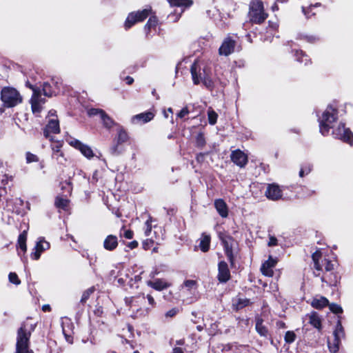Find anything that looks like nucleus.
Segmentation results:
<instances>
[{
	"label": "nucleus",
	"instance_id": "nucleus-3",
	"mask_svg": "<svg viewBox=\"0 0 353 353\" xmlns=\"http://www.w3.org/2000/svg\"><path fill=\"white\" fill-rule=\"evenodd\" d=\"M31 331L26 325L21 326L17 332L16 353H33L29 348V339Z\"/></svg>",
	"mask_w": 353,
	"mask_h": 353
},
{
	"label": "nucleus",
	"instance_id": "nucleus-12",
	"mask_svg": "<svg viewBox=\"0 0 353 353\" xmlns=\"http://www.w3.org/2000/svg\"><path fill=\"white\" fill-rule=\"evenodd\" d=\"M50 248V243L45 241L43 238H40L36 243L34 252L32 253L31 257L34 260H38L41 253Z\"/></svg>",
	"mask_w": 353,
	"mask_h": 353
},
{
	"label": "nucleus",
	"instance_id": "nucleus-62",
	"mask_svg": "<svg viewBox=\"0 0 353 353\" xmlns=\"http://www.w3.org/2000/svg\"><path fill=\"white\" fill-rule=\"evenodd\" d=\"M68 188V192H70L71 191V188L70 186V184L68 183H65L64 185L63 184L62 185V188Z\"/></svg>",
	"mask_w": 353,
	"mask_h": 353
},
{
	"label": "nucleus",
	"instance_id": "nucleus-48",
	"mask_svg": "<svg viewBox=\"0 0 353 353\" xmlns=\"http://www.w3.org/2000/svg\"><path fill=\"white\" fill-rule=\"evenodd\" d=\"M224 243H225V252H226V254L228 257V259H230V262L232 263V249L231 248L229 247L228 244L223 241Z\"/></svg>",
	"mask_w": 353,
	"mask_h": 353
},
{
	"label": "nucleus",
	"instance_id": "nucleus-5",
	"mask_svg": "<svg viewBox=\"0 0 353 353\" xmlns=\"http://www.w3.org/2000/svg\"><path fill=\"white\" fill-rule=\"evenodd\" d=\"M203 65L200 61L196 60L191 66L190 72L194 84H199L203 80V77L208 75L207 69Z\"/></svg>",
	"mask_w": 353,
	"mask_h": 353
},
{
	"label": "nucleus",
	"instance_id": "nucleus-44",
	"mask_svg": "<svg viewBox=\"0 0 353 353\" xmlns=\"http://www.w3.org/2000/svg\"><path fill=\"white\" fill-rule=\"evenodd\" d=\"M330 310L335 314H339L342 312V308L340 305L334 303L329 305Z\"/></svg>",
	"mask_w": 353,
	"mask_h": 353
},
{
	"label": "nucleus",
	"instance_id": "nucleus-51",
	"mask_svg": "<svg viewBox=\"0 0 353 353\" xmlns=\"http://www.w3.org/2000/svg\"><path fill=\"white\" fill-rule=\"evenodd\" d=\"M188 114H189V110L187 107H185L177 114V117L179 118L182 119V118L185 117L186 115H188Z\"/></svg>",
	"mask_w": 353,
	"mask_h": 353
},
{
	"label": "nucleus",
	"instance_id": "nucleus-9",
	"mask_svg": "<svg viewBox=\"0 0 353 353\" xmlns=\"http://www.w3.org/2000/svg\"><path fill=\"white\" fill-rule=\"evenodd\" d=\"M334 263L329 260L324 259L323 261V264L321 266L324 269L326 272H331L329 274H325L321 280L323 282H326L330 285H334L336 283V276L332 271L334 270Z\"/></svg>",
	"mask_w": 353,
	"mask_h": 353
},
{
	"label": "nucleus",
	"instance_id": "nucleus-24",
	"mask_svg": "<svg viewBox=\"0 0 353 353\" xmlns=\"http://www.w3.org/2000/svg\"><path fill=\"white\" fill-rule=\"evenodd\" d=\"M210 244V236L208 234H203L200 239L199 247L200 249L205 252L209 250Z\"/></svg>",
	"mask_w": 353,
	"mask_h": 353
},
{
	"label": "nucleus",
	"instance_id": "nucleus-33",
	"mask_svg": "<svg viewBox=\"0 0 353 353\" xmlns=\"http://www.w3.org/2000/svg\"><path fill=\"white\" fill-rule=\"evenodd\" d=\"M183 287L189 292H194L197 288L196 282L194 280H186L183 283Z\"/></svg>",
	"mask_w": 353,
	"mask_h": 353
},
{
	"label": "nucleus",
	"instance_id": "nucleus-64",
	"mask_svg": "<svg viewBox=\"0 0 353 353\" xmlns=\"http://www.w3.org/2000/svg\"><path fill=\"white\" fill-rule=\"evenodd\" d=\"M277 325L280 328H284L285 327V323L283 322H278Z\"/></svg>",
	"mask_w": 353,
	"mask_h": 353
},
{
	"label": "nucleus",
	"instance_id": "nucleus-36",
	"mask_svg": "<svg viewBox=\"0 0 353 353\" xmlns=\"http://www.w3.org/2000/svg\"><path fill=\"white\" fill-rule=\"evenodd\" d=\"M320 258H321L320 251H316L314 253H313L312 259L314 263V268L318 270H322V267L321 266V265L319 263Z\"/></svg>",
	"mask_w": 353,
	"mask_h": 353
},
{
	"label": "nucleus",
	"instance_id": "nucleus-10",
	"mask_svg": "<svg viewBox=\"0 0 353 353\" xmlns=\"http://www.w3.org/2000/svg\"><path fill=\"white\" fill-rule=\"evenodd\" d=\"M69 144L73 148L79 150L81 153L87 159H91L94 156L93 150L92 148L77 139H70L68 141Z\"/></svg>",
	"mask_w": 353,
	"mask_h": 353
},
{
	"label": "nucleus",
	"instance_id": "nucleus-52",
	"mask_svg": "<svg viewBox=\"0 0 353 353\" xmlns=\"http://www.w3.org/2000/svg\"><path fill=\"white\" fill-rule=\"evenodd\" d=\"M146 299H148V302L152 308L156 306V301L151 294H148L146 296Z\"/></svg>",
	"mask_w": 353,
	"mask_h": 353
},
{
	"label": "nucleus",
	"instance_id": "nucleus-22",
	"mask_svg": "<svg viewBox=\"0 0 353 353\" xmlns=\"http://www.w3.org/2000/svg\"><path fill=\"white\" fill-rule=\"evenodd\" d=\"M214 206L222 217H227L228 215V207L225 202L222 199H217L214 201Z\"/></svg>",
	"mask_w": 353,
	"mask_h": 353
},
{
	"label": "nucleus",
	"instance_id": "nucleus-34",
	"mask_svg": "<svg viewBox=\"0 0 353 353\" xmlns=\"http://www.w3.org/2000/svg\"><path fill=\"white\" fill-rule=\"evenodd\" d=\"M256 330L261 336H265L267 334L268 330L266 327L263 325L262 320L260 319H258L256 321Z\"/></svg>",
	"mask_w": 353,
	"mask_h": 353
},
{
	"label": "nucleus",
	"instance_id": "nucleus-27",
	"mask_svg": "<svg viewBox=\"0 0 353 353\" xmlns=\"http://www.w3.org/2000/svg\"><path fill=\"white\" fill-rule=\"evenodd\" d=\"M26 239H27V231L24 230L19 236L18 239V244L19 248L23 252H26L27 250L26 247Z\"/></svg>",
	"mask_w": 353,
	"mask_h": 353
},
{
	"label": "nucleus",
	"instance_id": "nucleus-29",
	"mask_svg": "<svg viewBox=\"0 0 353 353\" xmlns=\"http://www.w3.org/2000/svg\"><path fill=\"white\" fill-rule=\"evenodd\" d=\"M101 119L103 121V125L108 129L112 128L116 124L105 112L102 113Z\"/></svg>",
	"mask_w": 353,
	"mask_h": 353
},
{
	"label": "nucleus",
	"instance_id": "nucleus-46",
	"mask_svg": "<svg viewBox=\"0 0 353 353\" xmlns=\"http://www.w3.org/2000/svg\"><path fill=\"white\" fill-rule=\"evenodd\" d=\"M26 161L28 163L37 162L39 161L38 157L30 152L26 153Z\"/></svg>",
	"mask_w": 353,
	"mask_h": 353
},
{
	"label": "nucleus",
	"instance_id": "nucleus-8",
	"mask_svg": "<svg viewBox=\"0 0 353 353\" xmlns=\"http://www.w3.org/2000/svg\"><path fill=\"white\" fill-rule=\"evenodd\" d=\"M33 94L30 100L31 108L34 114L41 112L43 105L45 103V99L41 97V91L32 88Z\"/></svg>",
	"mask_w": 353,
	"mask_h": 353
},
{
	"label": "nucleus",
	"instance_id": "nucleus-60",
	"mask_svg": "<svg viewBox=\"0 0 353 353\" xmlns=\"http://www.w3.org/2000/svg\"><path fill=\"white\" fill-rule=\"evenodd\" d=\"M125 80H126V83L128 85L132 84L133 83V81H134V79L132 77H127Z\"/></svg>",
	"mask_w": 353,
	"mask_h": 353
},
{
	"label": "nucleus",
	"instance_id": "nucleus-39",
	"mask_svg": "<svg viewBox=\"0 0 353 353\" xmlns=\"http://www.w3.org/2000/svg\"><path fill=\"white\" fill-rule=\"evenodd\" d=\"M43 94L47 97H52L53 94V92L51 91L50 85L48 83H45L43 86V90L41 94Z\"/></svg>",
	"mask_w": 353,
	"mask_h": 353
},
{
	"label": "nucleus",
	"instance_id": "nucleus-16",
	"mask_svg": "<svg viewBox=\"0 0 353 353\" xmlns=\"http://www.w3.org/2000/svg\"><path fill=\"white\" fill-rule=\"evenodd\" d=\"M265 196L271 200L276 201L281 198L282 190L279 185L275 184L269 185L265 191Z\"/></svg>",
	"mask_w": 353,
	"mask_h": 353
},
{
	"label": "nucleus",
	"instance_id": "nucleus-11",
	"mask_svg": "<svg viewBox=\"0 0 353 353\" xmlns=\"http://www.w3.org/2000/svg\"><path fill=\"white\" fill-rule=\"evenodd\" d=\"M60 132L59 121L57 118L54 117L48 121L46 127L44 129V136L50 141H54L53 136L51 134H58Z\"/></svg>",
	"mask_w": 353,
	"mask_h": 353
},
{
	"label": "nucleus",
	"instance_id": "nucleus-58",
	"mask_svg": "<svg viewBox=\"0 0 353 353\" xmlns=\"http://www.w3.org/2000/svg\"><path fill=\"white\" fill-rule=\"evenodd\" d=\"M128 246L131 249H134L138 246V242L137 241H133L132 242H130Z\"/></svg>",
	"mask_w": 353,
	"mask_h": 353
},
{
	"label": "nucleus",
	"instance_id": "nucleus-45",
	"mask_svg": "<svg viewBox=\"0 0 353 353\" xmlns=\"http://www.w3.org/2000/svg\"><path fill=\"white\" fill-rule=\"evenodd\" d=\"M203 83L205 87L208 88H212L214 85V83L212 80L208 75L207 77H203V80L201 81Z\"/></svg>",
	"mask_w": 353,
	"mask_h": 353
},
{
	"label": "nucleus",
	"instance_id": "nucleus-49",
	"mask_svg": "<svg viewBox=\"0 0 353 353\" xmlns=\"http://www.w3.org/2000/svg\"><path fill=\"white\" fill-rule=\"evenodd\" d=\"M104 112H105L103 110H100V109H91L89 110L88 114L90 116L99 114L100 116V117H101L102 113H104Z\"/></svg>",
	"mask_w": 353,
	"mask_h": 353
},
{
	"label": "nucleus",
	"instance_id": "nucleus-14",
	"mask_svg": "<svg viewBox=\"0 0 353 353\" xmlns=\"http://www.w3.org/2000/svg\"><path fill=\"white\" fill-rule=\"evenodd\" d=\"M231 159L234 163L241 168L244 167L248 163V156L240 150L232 152Z\"/></svg>",
	"mask_w": 353,
	"mask_h": 353
},
{
	"label": "nucleus",
	"instance_id": "nucleus-15",
	"mask_svg": "<svg viewBox=\"0 0 353 353\" xmlns=\"http://www.w3.org/2000/svg\"><path fill=\"white\" fill-rule=\"evenodd\" d=\"M235 41L230 38H226L219 48V53L220 55L228 56L234 52Z\"/></svg>",
	"mask_w": 353,
	"mask_h": 353
},
{
	"label": "nucleus",
	"instance_id": "nucleus-55",
	"mask_svg": "<svg viewBox=\"0 0 353 353\" xmlns=\"http://www.w3.org/2000/svg\"><path fill=\"white\" fill-rule=\"evenodd\" d=\"M277 244V239L274 236H270L268 241L269 246H274Z\"/></svg>",
	"mask_w": 353,
	"mask_h": 353
},
{
	"label": "nucleus",
	"instance_id": "nucleus-4",
	"mask_svg": "<svg viewBox=\"0 0 353 353\" xmlns=\"http://www.w3.org/2000/svg\"><path fill=\"white\" fill-rule=\"evenodd\" d=\"M249 15L250 21L255 23H261L267 19L268 14L264 11L262 1L253 0L251 2Z\"/></svg>",
	"mask_w": 353,
	"mask_h": 353
},
{
	"label": "nucleus",
	"instance_id": "nucleus-25",
	"mask_svg": "<svg viewBox=\"0 0 353 353\" xmlns=\"http://www.w3.org/2000/svg\"><path fill=\"white\" fill-rule=\"evenodd\" d=\"M150 8H146L141 11L133 12L134 14V19L137 22L143 21L145 19H146L149 14L151 13Z\"/></svg>",
	"mask_w": 353,
	"mask_h": 353
},
{
	"label": "nucleus",
	"instance_id": "nucleus-28",
	"mask_svg": "<svg viewBox=\"0 0 353 353\" xmlns=\"http://www.w3.org/2000/svg\"><path fill=\"white\" fill-rule=\"evenodd\" d=\"M128 140L127 132L121 127L118 130L117 141L119 143H123Z\"/></svg>",
	"mask_w": 353,
	"mask_h": 353
},
{
	"label": "nucleus",
	"instance_id": "nucleus-1",
	"mask_svg": "<svg viewBox=\"0 0 353 353\" xmlns=\"http://www.w3.org/2000/svg\"><path fill=\"white\" fill-rule=\"evenodd\" d=\"M336 119V110L331 105L327 106L319 119L320 132L323 135L325 136L328 134L330 129L333 128V123Z\"/></svg>",
	"mask_w": 353,
	"mask_h": 353
},
{
	"label": "nucleus",
	"instance_id": "nucleus-21",
	"mask_svg": "<svg viewBox=\"0 0 353 353\" xmlns=\"http://www.w3.org/2000/svg\"><path fill=\"white\" fill-rule=\"evenodd\" d=\"M118 245L117 237L114 235H108L103 241V247L107 250H113Z\"/></svg>",
	"mask_w": 353,
	"mask_h": 353
},
{
	"label": "nucleus",
	"instance_id": "nucleus-61",
	"mask_svg": "<svg viewBox=\"0 0 353 353\" xmlns=\"http://www.w3.org/2000/svg\"><path fill=\"white\" fill-rule=\"evenodd\" d=\"M42 310L44 312H48L50 310V306L49 305H44L42 307Z\"/></svg>",
	"mask_w": 353,
	"mask_h": 353
},
{
	"label": "nucleus",
	"instance_id": "nucleus-56",
	"mask_svg": "<svg viewBox=\"0 0 353 353\" xmlns=\"http://www.w3.org/2000/svg\"><path fill=\"white\" fill-rule=\"evenodd\" d=\"M297 60L300 62H303V57H305L302 51H296Z\"/></svg>",
	"mask_w": 353,
	"mask_h": 353
},
{
	"label": "nucleus",
	"instance_id": "nucleus-38",
	"mask_svg": "<svg viewBox=\"0 0 353 353\" xmlns=\"http://www.w3.org/2000/svg\"><path fill=\"white\" fill-rule=\"evenodd\" d=\"M196 143L199 147H203L205 144L204 134L202 132L197 134L196 137Z\"/></svg>",
	"mask_w": 353,
	"mask_h": 353
},
{
	"label": "nucleus",
	"instance_id": "nucleus-40",
	"mask_svg": "<svg viewBox=\"0 0 353 353\" xmlns=\"http://www.w3.org/2000/svg\"><path fill=\"white\" fill-rule=\"evenodd\" d=\"M151 218H149L145 223L144 234L145 236H148L152 231Z\"/></svg>",
	"mask_w": 353,
	"mask_h": 353
},
{
	"label": "nucleus",
	"instance_id": "nucleus-37",
	"mask_svg": "<svg viewBox=\"0 0 353 353\" xmlns=\"http://www.w3.org/2000/svg\"><path fill=\"white\" fill-rule=\"evenodd\" d=\"M68 204V200L65 198L57 197L55 201V205L57 208L65 209Z\"/></svg>",
	"mask_w": 353,
	"mask_h": 353
},
{
	"label": "nucleus",
	"instance_id": "nucleus-59",
	"mask_svg": "<svg viewBox=\"0 0 353 353\" xmlns=\"http://www.w3.org/2000/svg\"><path fill=\"white\" fill-rule=\"evenodd\" d=\"M168 113H170V114L173 113L172 109L171 108H169L167 110L163 111V114L165 118L168 117Z\"/></svg>",
	"mask_w": 353,
	"mask_h": 353
},
{
	"label": "nucleus",
	"instance_id": "nucleus-47",
	"mask_svg": "<svg viewBox=\"0 0 353 353\" xmlns=\"http://www.w3.org/2000/svg\"><path fill=\"white\" fill-rule=\"evenodd\" d=\"M93 291L94 290L92 288H90V289L87 290L86 291H85L82 295L81 301L82 303L85 302L88 300V299L90 297V294L93 292Z\"/></svg>",
	"mask_w": 353,
	"mask_h": 353
},
{
	"label": "nucleus",
	"instance_id": "nucleus-20",
	"mask_svg": "<svg viewBox=\"0 0 353 353\" xmlns=\"http://www.w3.org/2000/svg\"><path fill=\"white\" fill-rule=\"evenodd\" d=\"M147 285L157 291H161L172 285V283L163 279H156L154 281H149Z\"/></svg>",
	"mask_w": 353,
	"mask_h": 353
},
{
	"label": "nucleus",
	"instance_id": "nucleus-41",
	"mask_svg": "<svg viewBox=\"0 0 353 353\" xmlns=\"http://www.w3.org/2000/svg\"><path fill=\"white\" fill-rule=\"evenodd\" d=\"M296 339L295 334L292 331H288L285 335V341L286 343H291L294 341Z\"/></svg>",
	"mask_w": 353,
	"mask_h": 353
},
{
	"label": "nucleus",
	"instance_id": "nucleus-7",
	"mask_svg": "<svg viewBox=\"0 0 353 353\" xmlns=\"http://www.w3.org/2000/svg\"><path fill=\"white\" fill-rule=\"evenodd\" d=\"M333 134L336 138L343 140L350 145L352 143L353 134L348 128L345 127L343 123L339 124L337 128L333 130Z\"/></svg>",
	"mask_w": 353,
	"mask_h": 353
},
{
	"label": "nucleus",
	"instance_id": "nucleus-23",
	"mask_svg": "<svg viewBox=\"0 0 353 353\" xmlns=\"http://www.w3.org/2000/svg\"><path fill=\"white\" fill-rule=\"evenodd\" d=\"M328 300L324 296H320L319 298H314L311 305L313 307L316 309H321L328 305Z\"/></svg>",
	"mask_w": 353,
	"mask_h": 353
},
{
	"label": "nucleus",
	"instance_id": "nucleus-26",
	"mask_svg": "<svg viewBox=\"0 0 353 353\" xmlns=\"http://www.w3.org/2000/svg\"><path fill=\"white\" fill-rule=\"evenodd\" d=\"M171 6H178L182 8H188L193 3L192 0H169Z\"/></svg>",
	"mask_w": 353,
	"mask_h": 353
},
{
	"label": "nucleus",
	"instance_id": "nucleus-17",
	"mask_svg": "<svg viewBox=\"0 0 353 353\" xmlns=\"http://www.w3.org/2000/svg\"><path fill=\"white\" fill-rule=\"evenodd\" d=\"M276 263V259L270 256L269 259L263 263L261 268L262 274L266 276L272 277L274 274L273 268Z\"/></svg>",
	"mask_w": 353,
	"mask_h": 353
},
{
	"label": "nucleus",
	"instance_id": "nucleus-54",
	"mask_svg": "<svg viewBox=\"0 0 353 353\" xmlns=\"http://www.w3.org/2000/svg\"><path fill=\"white\" fill-rule=\"evenodd\" d=\"M123 236L128 239H131L133 237V232L130 230H125L123 233Z\"/></svg>",
	"mask_w": 353,
	"mask_h": 353
},
{
	"label": "nucleus",
	"instance_id": "nucleus-19",
	"mask_svg": "<svg viewBox=\"0 0 353 353\" xmlns=\"http://www.w3.org/2000/svg\"><path fill=\"white\" fill-rule=\"evenodd\" d=\"M218 279L221 283H225L230 279V272L228 264L225 261L219 263Z\"/></svg>",
	"mask_w": 353,
	"mask_h": 353
},
{
	"label": "nucleus",
	"instance_id": "nucleus-53",
	"mask_svg": "<svg viewBox=\"0 0 353 353\" xmlns=\"http://www.w3.org/2000/svg\"><path fill=\"white\" fill-rule=\"evenodd\" d=\"M311 169L310 167L305 168V169H303V168H301L300 172H299V176L300 177H303L305 174H307L310 173Z\"/></svg>",
	"mask_w": 353,
	"mask_h": 353
},
{
	"label": "nucleus",
	"instance_id": "nucleus-30",
	"mask_svg": "<svg viewBox=\"0 0 353 353\" xmlns=\"http://www.w3.org/2000/svg\"><path fill=\"white\" fill-rule=\"evenodd\" d=\"M250 303V300L246 298H239L234 302L233 305L236 310H240L248 305Z\"/></svg>",
	"mask_w": 353,
	"mask_h": 353
},
{
	"label": "nucleus",
	"instance_id": "nucleus-31",
	"mask_svg": "<svg viewBox=\"0 0 353 353\" xmlns=\"http://www.w3.org/2000/svg\"><path fill=\"white\" fill-rule=\"evenodd\" d=\"M310 323L317 329H321V323L319 317L316 313L310 315Z\"/></svg>",
	"mask_w": 353,
	"mask_h": 353
},
{
	"label": "nucleus",
	"instance_id": "nucleus-13",
	"mask_svg": "<svg viewBox=\"0 0 353 353\" xmlns=\"http://www.w3.org/2000/svg\"><path fill=\"white\" fill-rule=\"evenodd\" d=\"M52 143V157L60 163H63L65 161L63 153L61 150L63 146V141L54 139Z\"/></svg>",
	"mask_w": 353,
	"mask_h": 353
},
{
	"label": "nucleus",
	"instance_id": "nucleus-2",
	"mask_svg": "<svg viewBox=\"0 0 353 353\" xmlns=\"http://www.w3.org/2000/svg\"><path fill=\"white\" fill-rule=\"evenodd\" d=\"M1 99L6 108L14 107L22 102L20 93L11 87H5L1 92Z\"/></svg>",
	"mask_w": 353,
	"mask_h": 353
},
{
	"label": "nucleus",
	"instance_id": "nucleus-63",
	"mask_svg": "<svg viewBox=\"0 0 353 353\" xmlns=\"http://www.w3.org/2000/svg\"><path fill=\"white\" fill-rule=\"evenodd\" d=\"M173 353H183V350L179 347H175L173 350Z\"/></svg>",
	"mask_w": 353,
	"mask_h": 353
},
{
	"label": "nucleus",
	"instance_id": "nucleus-43",
	"mask_svg": "<svg viewBox=\"0 0 353 353\" xmlns=\"http://www.w3.org/2000/svg\"><path fill=\"white\" fill-rule=\"evenodd\" d=\"M8 278L10 282L15 285H19L21 283L20 280L18 278V276L14 272H10L9 274Z\"/></svg>",
	"mask_w": 353,
	"mask_h": 353
},
{
	"label": "nucleus",
	"instance_id": "nucleus-42",
	"mask_svg": "<svg viewBox=\"0 0 353 353\" xmlns=\"http://www.w3.org/2000/svg\"><path fill=\"white\" fill-rule=\"evenodd\" d=\"M157 21H158L157 18L155 16H152L148 19V21L145 25V27L149 29L152 27H155L157 24Z\"/></svg>",
	"mask_w": 353,
	"mask_h": 353
},
{
	"label": "nucleus",
	"instance_id": "nucleus-18",
	"mask_svg": "<svg viewBox=\"0 0 353 353\" xmlns=\"http://www.w3.org/2000/svg\"><path fill=\"white\" fill-rule=\"evenodd\" d=\"M154 114L152 112H146L136 114L131 118V123L133 124H143L153 119Z\"/></svg>",
	"mask_w": 353,
	"mask_h": 353
},
{
	"label": "nucleus",
	"instance_id": "nucleus-32",
	"mask_svg": "<svg viewBox=\"0 0 353 353\" xmlns=\"http://www.w3.org/2000/svg\"><path fill=\"white\" fill-rule=\"evenodd\" d=\"M218 118V114L216 112L211 108H210L208 110V119L209 123L210 125H214L216 123Z\"/></svg>",
	"mask_w": 353,
	"mask_h": 353
},
{
	"label": "nucleus",
	"instance_id": "nucleus-6",
	"mask_svg": "<svg viewBox=\"0 0 353 353\" xmlns=\"http://www.w3.org/2000/svg\"><path fill=\"white\" fill-rule=\"evenodd\" d=\"M333 335V342L332 343L330 341H328V347L331 352L336 353L339 349L341 340L345 336L343 328L339 321L337 323Z\"/></svg>",
	"mask_w": 353,
	"mask_h": 353
},
{
	"label": "nucleus",
	"instance_id": "nucleus-35",
	"mask_svg": "<svg viewBox=\"0 0 353 353\" xmlns=\"http://www.w3.org/2000/svg\"><path fill=\"white\" fill-rule=\"evenodd\" d=\"M134 17L135 16L134 14V12H131L128 14L124 24L125 29L131 28L133 25H134L137 23Z\"/></svg>",
	"mask_w": 353,
	"mask_h": 353
},
{
	"label": "nucleus",
	"instance_id": "nucleus-50",
	"mask_svg": "<svg viewBox=\"0 0 353 353\" xmlns=\"http://www.w3.org/2000/svg\"><path fill=\"white\" fill-rule=\"evenodd\" d=\"M178 312L179 310L176 307L172 308L165 313V316L173 317L178 313Z\"/></svg>",
	"mask_w": 353,
	"mask_h": 353
},
{
	"label": "nucleus",
	"instance_id": "nucleus-57",
	"mask_svg": "<svg viewBox=\"0 0 353 353\" xmlns=\"http://www.w3.org/2000/svg\"><path fill=\"white\" fill-rule=\"evenodd\" d=\"M153 243L152 240L147 239L143 243V246L144 249L147 250L149 248L150 245Z\"/></svg>",
	"mask_w": 353,
	"mask_h": 353
}]
</instances>
